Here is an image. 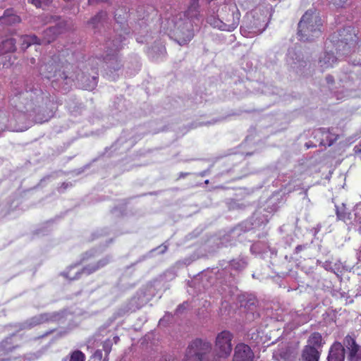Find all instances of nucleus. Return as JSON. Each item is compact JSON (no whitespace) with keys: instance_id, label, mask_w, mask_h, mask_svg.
Instances as JSON below:
<instances>
[{"instance_id":"obj_1","label":"nucleus","mask_w":361,"mask_h":361,"mask_svg":"<svg viewBox=\"0 0 361 361\" xmlns=\"http://www.w3.org/2000/svg\"><path fill=\"white\" fill-rule=\"evenodd\" d=\"M10 106L37 123L49 121L54 115L50 94L39 85L27 82L23 91L13 92L9 99Z\"/></svg>"},{"instance_id":"obj_2","label":"nucleus","mask_w":361,"mask_h":361,"mask_svg":"<svg viewBox=\"0 0 361 361\" xmlns=\"http://www.w3.org/2000/svg\"><path fill=\"white\" fill-rule=\"evenodd\" d=\"M73 52L69 49L61 51L58 55H54L51 61L44 65L43 75L51 81V85L56 90H68L73 82L71 70L73 65L69 62L70 56Z\"/></svg>"},{"instance_id":"obj_3","label":"nucleus","mask_w":361,"mask_h":361,"mask_svg":"<svg viewBox=\"0 0 361 361\" xmlns=\"http://www.w3.org/2000/svg\"><path fill=\"white\" fill-rule=\"evenodd\" d=\"M322 20L315 11L307 10L301 17L297 35L300 41L310 42L319 37L322 32Z\"/></svg>"},{"instance_id":"obj_4","label":"nucleus","mask_w":361,"mask_h":361,"mask_svg":"<svg viewBox=\"0 0 361 361\" xmlns=\"http://www.w3.org/2000/svg\"><path fill=\"white\" fill-rule=\"evenodd\" d=\"M211 350L210 342L196 338L188 345L184 361H209L207 355Z\"/></svg>"},{"instance_id":"obj_5","label":"nucleus","mask_w":361,"mask_h":361,"mask_svg":"<svg viewBox=\"0 0 361 361\" xmlns=\"http://www.w3.org/2000/svg\"><path fill=\"white\" fill-rule=\"evenodd\" d=\"M62 32V27L59 25L50 27L43 32L42 39L35 35H26L21 37V48L27 49L32 44H49L53 42Z\"/></svg>"},{"instance_id":"obj_6","label":"nucleus","mask_w":361,"mask_h":361,"mask_svg":"<svg viewBox=\"0 0 361 361\" xmlns=\"http://www.w3.org/2000/svg\"><path fill=\"white\" fill-rule=\"evenodd\" d=\"M233 334L228 330H224L216 335L214 350L219 357L226 358L230 356L233 350Z\"/></svg>"},{"instance_id":"obj_7","label":"nucleus","mask_w":361,"mask_h":361,"mask_svg":"<svg viewBox=\"0 0 361 361\" xmlns=\"http://www.w3.org/2000/svg\"><path fill=\"white\" fill-rule=\"evenodd\" d=\"M111 259L109 256L103 257L96 262L91 263L84 266L80 271H78L75 273L74 276H71V271L73 269V267H71L68 271H64L62 274V276L69 280H75L80 277L81 274H84L86 275H90L97 271L104 268L107 264H109Z\"/></svg>"},{"instance_id":"obj_8","label":"nucleus","mask_w":361,"mask_h":361,"mask_svg":"<svg viewBox=\"0 0 361 361\" xmlns=\"http://www.w3.org/2000/svg\"><path fill=\"white\" fill-rule=\"evenodd\" d=\"M224 13H228L226 15L221 13V18L223 19L224 24L227 28L224 29V31L231 32L234 30L239 25L240 13L235 6H230L226 4H224L221 8Z\"/></svg>"},{"instance_id":"obj_9","label":"nucleus","mask_w":361,"mask_h":361,"mask_svg":"<svg viewBox=\"0 0 361 361\" xmlns=\"http://www.w3.org/2000/svg\"><path fill=\"white\" fill-rule=\"evenodd\" d=\"M334 41H336L337 44H344L343 47L348 44H356L357 37L354 27L348 26L339 30L336 37H333Z\"/></svg>"},{"instance_id":"obj_10","label":"nucleus","mask_w":361,"mask_h":361,"mask_svg":"<svg viewBox=\"0 0 361 361\" xmlns=\"http://www.w3.org/2000/svg\"><path fill=\"white\" fill-rule=\"evenodd\" d=\"M254 357L250 347L241 343L236 345L233 360V361H253Z\"/></svg>"},{"instance_id":"obj_11","label":"nucleus","mask_w":361,"mask_h":361,"mask_svg":"<svg viewBox=\"0 0 361 361\" xmlns=\"http://www.w3.org/2000/svg\"><path fill=\"white\" fill-rule=\"evenodd\" d=\"M194 37L192 25L186 22L176 32V40L180 45L188 44Z\"/></svg>"},{"instance_id":"obj_12","label":"nucleus","mask_w":361,"mask_h":361,"mask_svg":"<svg viewBox=\"0 0 361 361\" xmlns=\"http://www.w3.org/2000/svg\"><path fill=\"white\" fill-rule=\"evenodd\" d=\"M328 361H344L345 348L340 342H334L331 346L327 357Z\"/></svg>"},{"instance_id":"obj_13","label":"nucleus","mask_w":361,"mask_h":361,"mask_svg":"<svg viewBox=\"0 0 361 361\" xmlns=\"http://www.w3.org/2000/svg\"><path fill=\"white\" fill-rule=\"evenodd\" d=\"M21 18L13 8H7L0 17V23L4 25H13L20 23Z\"/></svg>"},{"instance_id":"obj_14","label":"nucleus","mask_w":361,"mask_h":361,"mask_svg":"<svg viewBox=\"0 0 361 361\" xmlns=\"http://www.w3.org/2000/svg\"><path fill=\"white\" fill-rule=\"evenodd\" d=\"M337 62V58L332 52H325L324 56L319 59V64L322 72L329 69Z\"/></svg>"},{"instance_id":"obj_15","label":"nucleus","mask_w":361,"mask_h":361,"mask_svg":"<svg viewBox=\"0 0 361 361\" xmlns=\"http://www.w3.org/2000/svg\"><path fill=\"white\" fill-rule=\"evenodd\" d=\"M302 361H319L320 353L314 347L305 345L302 352Z\"/></svg>"},{"instance_id":"obj_16","label":"nucleus","mask_w":361,"mask_h":361,"mask_svg":"<svg viewBox=\"0 0 361 361\" xmlns=\"http://www.w3.org/2000/svg\"><path fill=\"white\" fill-rule=\"evenodd\" d=\"M82 87L86 90H93L97 85L98 82V73H96L95 75L92 76L90 78L85 74H82L80 79Z\"/></svg>"},{"instance_id":"obj_17","label":"nucleus","mask_w":361,"mask_h":361,"mask_svg":"<svg viewBox=\"0 0 361 361\" xmlns=\"http://www.w3.org/2000/svg\"><path fill=\"white\" fill-rule=\"evenodd\" d=\"M344 344L349 350L350 357H355L360 350L359 345L357 344L355 339L351 336L347 335L344 338Z\"/></svg>"},{"instance_id":"obj_18","label":"nucleus","mask_w":361,"mask_h":361,"mask_svg":"<svg viewBox=\"0 0 361 361\" xmlns=\"http://www.w3.org/2000/svg\"><path fill=\"white\" fill-rule=\"evenodd\" d=\"M16 42L13 38H9L4 40L0 43V56L7 53L16 51Z\"/></svg>"},{"instance_id":"obj_19","label":"nucleus","mask_w":361,"mask_h":361,"mask_svg":"<svg viewBox=\"0 0 361 361\" xmlns=\"http://www.w3.org/2000/svg\"><path fill=\"white\" fill-rule=\"evenodd\" d=\"M106 17L107 13L101 11L88 21V24H90L93 29H97L103 25Z\"/></svg>"},{"instance_id":"obj_20","label":"nucleus","mask_w":361,"mask_h":361,"mask_svg":"<svg viewBox=\"0 0 361 361\" xmlns=\"http://www.w3.org/2000/svg\"><path fill=\"white\" fill-rule=\"evenodd\" d=\"M215 11L213 10L212 14L208 15L207 17V22L211 26L214 28H217L221 30H224V29H228L226 26L223 23V19L219 18L218 16L216 17L215 15Z\"/></svg>"},{"instance_id":"obj_21","label":"nucleus","mask_w":361,"mask_h":361,"mask_svg":"<svg viewBox=\"0 0 361 361\" xmlns=\"http://www.w3.org/2000/svg\"><path fill=\"white\" fill-rule=\"evenodd\" d=\"M188 18H198L200 16V4L199 0H190L189 6L185 11Z\"/></svg>"},{"instance_id":"obj_22","label":"nucleus","mask_w":361,"mask_h":361,"mask_svg":"<svg viewBox=\"0 0 361 361\" xmlns=\"http://www.w3.org/2000/svg\"><path fill=\"white\" fill-rule=\"evenodd\" d=\"M307 345L314 347L316 349L321 348L323 345V338L322 334L319 332L312 333L307 340Z\"/></svg>"},{"instance_id":"obj_23","label":"nucleus","mask_w":361,"mask_h":361,"mask_svg":"<svg viewBox=\"0 0 361 361\" xmlns=\"http://www.w3.org/2000/svg\"><path fill=\"white\" fill-rule=\"evenodd\" d=\"M16 348V346H13L11 345V339L6 338L5 340H3L0 343V353H9L12 352L13 350Z\"/></svg>"},{"instance_id":"obj_24","label":"nucleus","mask_w":361,"mask_h":361,"mask_svg":"<svg viewBox=\"0 0 361 361\" xmlns=\"http://www.w3.org/2000/svg\"><path fill=\"white\" fill-rule=\"evenodd\" d=\"M85 355L79 350H75L70 353L69 361H85Z\"/></svg>"},{"instance_id":"obj_25","label":"nucleus","mask_w":361,"mask_h":361,"mask_svg":"<svg viewBox=\"0 0 361 361\" xmlns=\"http://www.w3.org/2000/svg\"><path fill=\"white\" fill-rule=\"evenodd\" d=\"M230 266L231 269L234 270L240 271L245 269L246 263L244 260L240 259H233L230 262Z\"/></svg>"},{"instance_id":"obj_26","label":"nucleus","mask_w":361,"mask_h":361,"mask_svg":"<svg viewBox=\"0 0 361 361\" xmlns=\"http://www.w3.org/2000/svg\"><path fill=\"white\" fill-rule=\"evenodd\" d=\"M102 348H103V350L105 353V357H104L103 361H108L109 360V355L111 353V349H112L111 341L109 338L105 340L102 343Z\"/></svg>"},{"instance_id":"obj_27","label":"nucleus","mask_w":361,"mask_h":361,"mask_svg":"<svg viewBox=\"0 0 361 361\" xmlns=\"http://www.w3.org/2000/svg\"><path fill=\"white\" fill-rule=\"evenodd\" d=\"M28 2L33 4L37 8H44L52 3V0H28Z\"/></svg>"},{"instance_id":"obj_28","label":"nucleus","mask_w":361,"mask_h":361,"mask_svg":"<svg viewBox=\"0 0 361 361\" xmlns=\"http://www.w3.org/2000/svg\"><path fill=\"white\" fill-rule=\"evenodd\" d=\"M94 255L92 252H86L83 254L82 261H87L88 259L94 257Z\"/></svg>"},{"instance_id":"obj_29","label":"nucleus","mask_w":361,"mask_h":361,"mask_svg":"<svg viewBox=\"0 0 361 361\" xmlns=\"http://www.w3.org/2000/svg\"><path fill=\"white\" fill-rule=\"evenodd\" d=\"M114 42V48L111 49L112 51L113 52H118L121 49V43L122 42V39L119 40V42H116V43L114 42V41H113Z\"/></svg>"},{"instance_id":"obj_30","label":"nucleus","mask_w":361,"mask_h":361,"mask_svg":"<svg viewBox=\"0 0 361 361\" xmlns=\"http://www.w3.org/2000/svg\"><path fill=\"white\" fill-rule=\"evenodd\" d=\"M93 357L95 359H97L98 360H102V358H103V353H102V350H97L94 355H93Z\"/></svg>"},{"instance_id":"obj_31","label":"nucleus","mask_w":361,"mask_h":361,"mask_svg":"<svg viewBox=\"0 0 361 361\" xmlns=\"http://www.w3.org/2000/svg\"><path fill=\"white\" fill-rule=\"evenodd\" d=\"M305 246L303 245H298L295 247V253L298 254L305 249Z\"/></svg>"},{"instance_id":"obj_32","label":"nucleus","mask_w":361,"mask_h":361,"mask_svg":"<svg viewBox=\"0 0 361 361\" xmlns=\"http://www.w3.org/2000/svg\"><path fill=\"white\" fill-rule=\"evenodd\" d=\"M326 80L328 84H330V85H332L334 83V78L332 75H328L326 77Z\"/></svg>"},{"instance_id":"obj_33","label":"nucleus","mask_w":361,"mask_h":361,"mask_svg":"<svg viewBox=\"0 0 361 361\" xmlns=\"http://www.w3.org/2000/svg\"><path fill=\"white\" fill-rule=\"evenodd\" d=\"M347 0H334L335 1V4H338V5H342L344 3L346 2Z\"/></svg>"},{"instance_id":"obj_34","label":"nucleus","mask_w":361,"mask_h":361,"mask_svg":"<svg viewBox=\"0 0 361 361\" xmlns=\"http://www.w3.org/2000/svg\"><path fill=\"white\" fill-rule=\"evenodd\" d=\"M9 63H6V61H4L1 63H0V67L1 66L3 68H7L8 66Z\"/></svg>"},{"instance_id":"obj_35","label":"nucleus","mask_w":361,"mask_h":361,"mask_svg":"<svg viewBox=\"0 0 361 361\" xmlns=\"http://www.w3.org/2000/svg\"><path fill=\"white\" fill-rule=\"evenodd\" d=\"M52 332H53V331H48V332H47L46 334H44L42 336V337H44V336H47V335H49V334H51V333H52Z\"/></svg>"},{"instance_id":"obj_36","label":"nucleus","mask_w":361,"mask_h":361,"mask_svg":"<svg viewBox=\"0 0 361 361\" xmlns=\"http://www.w3.org/2000/svg\"><path fill=\"white\" fill-rule=\"evenodd\" d=\"M114 339L115 340V343H116L119 338L118 336H115Z\"/></svg>"},{"instance_id":"obj_37","label":"nucleus","mask_w":361,"mask_h":361,"mask_svg":"<svg viewBox=\"0 0 361 361\" xmlns=\"http://www.w3.org/2000/svg\"><path fill=\"white\" fill-rule=\"evenodd\" d=\"M185 175H186V173H185V174L181 173V174L180 175V177H185Z\"/></svg>"},{"instance_id":"obj_38","label":"nucleus","mask_w":361,"mask_h":361,"mask_svg":"<svg viewBox=\"0 0 361 361\" xmlns=\"http://www.w3.org/2000/svg\"><path fill=\"white\" fill-rule=\"evenodd\" d=\"M115 18L116 20H118L119 18V17H117V13L115 14Z\"/></svg>"},{"instance_id":"obj_39","label":"nucleus","mask_w":361,"mask_h":361,"mask_svg":"<svg viewBox=\"0 0 361 361\" xmlns=\"http://www.w3.org/2000/svg\"><path fill=\"white\" fill-rule=\"evenodd\" d=\"M6 58H7V56H3V57L1 58V60L5 59V61H6Z\"/></svg>"},{"instance_id":"obj_40","label":"nucleus","mask_w":361,"mask_h":361,"mask_svg":"<svg viewBox=\"0 0 361 361\" xmlns=\"http://www.w3.org/2000/svg\"><path fill=\"white\" fill-rule=\"evenodd\" d=\"M63 186L64 187V188H66L67 185H66L65 183H63Z\"/></svg>"}]
</instances>
